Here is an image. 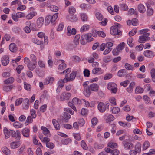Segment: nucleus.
I'll return each instance as SVG.
<instances>
[{
  "label": "nucleus",
  "instance_id": "4",
  "mask_svg": "<svg viewBox=\"0 0 155 155\" xmlns=\"http://www.w3.org/2000/svg\"><path fill=\"white\" fill-rule=\"evenodd\" d=\"M150 35V33H147L143 34L142 35L139 37L138 42L140 43H145L147 40L150 39L148 36Z\"/></svg>",
  "mask_w": 155,
  "mask_h": 155
},
{
  "label": "nucleus",
  "instance_id": "33",
  "mask_svg": "<svg viewBox=\"0 0 155 155\" xmlns=\"http://www.w3.org/2000/svg\"><path fill=\"white\" fill-rule=\"evenodd\" d=\"M89 28V25L85 24L80 29V31L81 32H83L87 31Z\"/></svg>",
  "mask_w": 155,
  "mask_h": 155
},
{
  "label": "nucleus",
  "instance_id": "2",
  "mask_svg": "<svg viewBox=\"0 0 155 155\" xmlns=\"http://www.w3.org/2000/svg\"><path fill=\"white\" fill-rule=\"evenodd\" d=\"M3 131L5 136V138L6 139L9 138L10 135L12 137H15L16 136V133L15 131L10 129H8L6 127L4 128Z\"/></svg>",
  "mask_w": 155,
  "mask_h": 155
},
{
  "label": "nucleus",
  "instance_id": "8",
  "mask_svg": "<svg viewBox=\"0 0 155 155\" xmlns=\"http://www.w3.org/2000/svg\"><path fill=\"white\" fill-rule=\"evenodd\" d=\"M122 144L125 150L131 149L133 147V145L131 143L124 141L122 142Z\"/></svg>",
  "mask_w": 155,
  "mask_h": 155
},
{
  "label": "nucleus",
  "instance_id": "37",
  "mask_svg": "<svg viewBox=\"0 0 155 155\" xmlns=\"http://www.w3.org/2000/svg\"><path fill=\"white\" fill-rule=\"evenodd\" d=\"M2 151L4 153L7 155H8L10 154V151L7 147H4L2 148Z\"/></svg>",
  "mask_w": 155,
  "mask_h": 155
},
{
  "label": "nucleus",
  "instance_id": "44",
  "mask_svg": "<svg viewBox=\"0 0 155 155\" xmlns=\"http://www.w3.org/2000/svg\"><path fill=\"white\" fill-rule=\"evenodd\" d=\"M84 35L85 36H86V37L88 42H90L93 40V38L92 37L91 34L90 33H87Z\"/></svg>",
  "mask_w": 155,
  "mask_h": 155
},
{
  "label": "nucleus",
  "instance_id": "51",
  "mask_svg": "<svg viewBox=\"0 0 155 155\" xmlns=\"http://www.w3.org/2000/svg\"><path fill=\"white\" fill-rule=\"evenodd\" d=\"M103 61L105 63H108L111 61V56H107L104 57L103 58Z\"/></svg>",
  "mask_w": 155,
  "mask_h": 155
},
{
  "label": "nucleus",
  "instance_id": "31",
  "mask_svg": "<svg viewBox=\"0 0 155 155\" xmlns=\"http://www.w3.org/2000/svg\"><path fill=\"white\" fill-rule=\"evenodd\" d=\"M13 125L16 128H21L23 126V124L18 121L14 122L13 124Z\"/></svg>",
  "mask_w": 155,
  "mask_h": 155
},
{
  "label": "nucleus",
  "instance_id": "10",
  "mask_svg": "<svg viewBox=\"0 0 155 155\" xmlns=\"http://www.w3.org/2000/svg\"><path fill=\"white\" fill-rule=\"evenodd\" d=\"M9 62V57L7 56H4L1 58L2 64L4 66H6Z\"/></svg>",
  "mask_w": 155,
  "mask_h": 155
},
{
  "label": "nucleus",
  "instance_id": "26",
  "mask_svg": "<svg viewBox=\"0 0 155 155\" xmlns=\"http://www.w3.org/2000/svg\"><path fill=\"white\" fill-rule=\"evenodd\" d=\"M92 73L93 74H102L103 72L101 71V69L100 68H95L93 69Z\"/></svg>",
  "mask_w": 155,
  "mask_h": 155
},
{
  "label": "nucleus",
  "instance_id": "39",
  "mask_svg": "<svg viewBox=\"0 0 155 155\" xmlns=\"http://www.w3.org/2000/svg\"><path fill=\"white\" fill-rule=\"evenodd\" d=\"M81 19L83 22L86 21H87L88 17L86 14L81 13L80 14Z\"/></svg>",
  "mask_w": 155,
  "mask_h": 155
},
{
  "label": "nucleus",
  "instance_id": "16",
  "mask_svg": "<svg viewBox=\"0 0 155 155\" xmlns=\"http://www.w3.org/2000/svg\"><path fill=\"white\" fill-rule=\"evenodd\" d=\"M37 13L35 11L31 12L25 16V18L28 20L31 19L35 16L36 15Z\"/></svg>",
  "mask_w": 155,
  "mask_h": 155
},
{
  "label": "nucleus",
  "instance_id": "54",
  "mask_svg": "<svg viewBox=\"0 0 155 155\" xmlns=\"http://www.w3.org/2000/svg\"><path fill=\"white\" fill-rule=\"evenodd\" d=\"M97 119L96 117L93 118L91 120V123L92 124V127L94 128V126L96 125L97 122Z\"/></svg>",
  "mask_w": 155,
  "mask_h": 155
},
{
  "label": "nucleus",
  "instance_id": "40",
  "mask_svg": "<svg viewBox=\"0 0 155 155\" xmlns=\"http://www.w3.org/2000/svg\"><path fill=\"white\" fill-rule=\"evenodd\" d=\"M150 146V143L148 141H147L144 142L142 147V150L144 151L147 149Z\"/></svg>",
  "mask_w": 155,
  "mask_h": 155
},
{
  "label": "nucleus",
  "instance_id": "61",
  "mask_svg": "<svg viewBox=\"0 0 155 155\" xmlns=\"http://www.w3.org/2000/svg\"><path fill=\"white\" fill-rule=\"evenodd\" d=\"M114 119V117L112 115H109L106 119V121L107 122H111L113 121Z\"/></svg>",
  "mask_w": 155,
  "mask_h": 155
},
{
  "label": "nucleus",
  "instance_id": "59",
  "mask_svg": "<svg viewBox=\"0 0 155 155\" xmlns=\"http://www.w3.org/2000/svg\"><path fill=\"white\" fill-rule=\"evenodd\" d=\"M94 147L96 149H99L102 148L104 147V146L102 144L95 143L94 145Z\"/></svg>",
  "mask_w": 155,
  "mask_h": 155
},
{
  "label": "nucleus",
  "instance_id": "15",
  "mask_svg": "<svg viewBox=\"0 0 155 155\" xmlns=\"http://www.w3.org/2000/svg\"><path fill=\"white\" fill-rule=\"evenodd\" d=\"M21 145L18 141H13L10 144V147L11 149H15L18 148Z\"/></svg>",
  "mask_w": 155,
  "mask_h": 155
},
{
  "label": "nucleus",
  "instance_id": "46",
  "mask_svg": "<svg viewBox=\"0 0 155 155\" xmlns=\"http://www.w3.org/2000/svg\"><path fill=\"white\" fill-rule=\"evenodd\" d=\"M143 89L140 87H137L135 90V92L136 94H140L143 93Z\"/></svg>",
  "mask_w": 155,
  "mask_h": 155
},
{
  "label": "nucleus",
  "instance_id": "49",
  "mask_svg": "<svg viewBox=\"0 0 155 155\" xmlns=\"http://www.w3.org/2000/svg\"><path fill=\"white\" fill-rule=\"evenodd\" d=\"M111 109L113 114H117L120 111V108L117 107H114L112 108H111Z\"/></svg>",
  "mask_w": 155,
  "mask_h": 155
},
{
  "label": "nucleus",
  "instance_id": "62",
  "mask_svg": "<svg viewBox=\"0 0 155 155\" xmlns=\"http://www.w3.org/2000/svg\"><path fill=\"white\" fill-rule=\"evenodd\" d=\"M125 67L126 69L128 70H133L134 69V67L132 65L127 63L125 64Z\"/></svg>",
  "mask_w": 155,
  "mask_h": 155
},
{
  "label": "nucleus",
  "instance_id": "41",
  "mask_svg": "<svg viewBox=\"0 0 155 155\" xmlns=\"http://www.w3.org/2000/svg\"><path fill=\"white\" fill-rule=\"evenodd\" d=\"M71 140L70 139H64L62 140L61 142L63 144L67 145L70 143Z\"/></svg>",
  "mask_w": 155,
  "mask_h": 155
},
{
  "label": "nucleus",
  "instance_id": "13",
  "mask_svg": "<svg viewBox=\"0 0 155 155\" xmlns=\"http://www.w3.org/2000/svg\"><path fill=\"white\" fill-rule=\"evenodd\" d=\"M41 129L42 130L43 134L48 137H50L51 136L49 130L47 128L44 126H42L41 127Z\"/></svg>",
  "mask_w": 155,
  "mask_h": 155
},
{
  "label": "nucleus",
  "instance_id": "50",
  "mask_svg": "<svg viewBox=\"0 0 155 155\" xmlns=\"http://www.w3.org/2000/svg\"><path fill=\"white\" fill-rule=\"evenodd\" d=\"M112 105H116L117 104L116 100L115 98L111 97L110 98L109 100Z\"/></svg>",
  "mask_w": 155,
  "mask_h": 155
},
{
  "label": "nucleus",
  "instance_id": "24",
  "mask_svg": "<svg viewBox=\"0 0 155 155\" xmlns=\"http://www.w3.org/2000/svg\"><path fill=\"white\" fill-rule=\"evenodd\" d=\"M60 61L61 62L58 66V69L60 71H62L66 68V64L64 63V60H61Z\"/></svg>",
  "mask_w": 155,
  "mask_h": 155
},
{
  "label": "nucleus",
  "instance_id": "1",
  "mask_svg": "<svg viewBox=\"0 0 155 155\" xmlns=\"http://www.w3.org/2000/svg\"><path fill=\"white\" fill-rule=\"evenodd\" d=\"M58 14V13H57L52 16L50 15L47 16L45 20V25H47L50 23H52L54 22L57 19Z\"/></svg>",
  "mask_w": 155,
  "mask_h": 155
},
{
  "label": "nucleus",
  "instance_id": "53",
  "mask_svg": "<svg viewBox=\"0 0 155 155\" xmlns=\"http://www.w3.org/2000/svg\"><path fill=\"white\" fill-rule=\"evenodd\" d=\"M95 16L96 18L99 20L101 21L102 19H103L102 15L99 12H96L95 14Z\"/></svg>",
  "mask_w": 155,
  "mask_h": 155
},
{
  "label": "nucleus",
  "instance_id": "17",
  "mask_svg": "<svg viewBox=\"0 0 155 155\" xmlns=\"http://www.w3.org/2000/svg\"><path fill=\"white\" fill-rule=\"evenodd\" d=\"M71 118V116L66 111L64 112L63 116V120L65 122H68V120Z\"/></svg>",
  "mask_w": 155,
  "mask_h": 155
},
{
  "label": "nucleus",
  "instance_id": "14",
  "mask_svg": "<svg viewBox=\"0 0 155 155\" xmlns=\"http://www.w3.org/2000/svg\"><path fill=\"white\" fill-rule=\"evenodd\" d=\"M137 8L138 11L141 13H144L146 11L145 7L142 4H139L137 6Z\"/></svg>",
  "mask_w": 155,
  "mask_h": 155
},
{
  "label": "nucleus",
  "instance_id": "55",
  "mask_svg": "<svg viewBox=\"0 0 155 155\" xmlns=\"http://www.w3.org/2000/svg\"><path fill=\"white\" fill-rule=\"evenodd\" d=\"M134 85V84L133 83H130L129 87L127 89V91L130 93H131L133 91V87Z\"/></svg>",
  "mask_w": 155,
  "mask_h": 155
},
{
  "label": "nucleus",
  "instance_id": "38",
  "mask_svg": "<svg viewBox=\"0 0 155 155\" xmlns=\"http://www.w3.org/2000/svg\"><path fill=\"white\" fill-rule=\"evenodd\" d=\"M126 74V71L125 69L119 70L118 72V75L119 77H122L124 76Z\"/></svg>",
  "mask_w": 155,
  "mask_h": 155
},
{
  "label": "nucleus",
  "instance_id": "6",
  "mask_svg": "<svg viewBox=\"0 0 155 155\" xmlns=\"http://www.w3.org/2000/svg\"><path fill=\"white\" fill-rule=\"evenodd\" d=\"M117 85L114 83H109L107 85V88L111 91V92L116 93L117 92Z\"/></svg>",
  "mask_w": 155,
  "mask_h": 155
},
{
  "label": "nucleus",
  "instance_id": "29",
  "mask_svg": "<svg viewBox=\"0 0 155 155\" xmlns=\"http://www.w3.org/2000/svg\"><path fill=\"white\" fill-rule=\"evenodd\" d=\"M29 130L27 128H24L22 130V134L25 137H29Z\"/></svg>",
  "mask_w": 155,
  "mask_h": 155
},
{
  "label": "nucleus",
  "instance_id": "12",
  "mask_svg": "<svg viewBox=\"0 0 155 155\" xmlns=\"http://www.w3.org/2000/svg\"><path fill=\"white\" fill-rule=\"evenodd\" d=\"M92 55V57H90L88 60V61L89 63H92L94 61V59H97L99 58L98 55L96 52L93 53Z\"/></svg>",
  "mask_w": 155,
  "mask_h": 155
},
{
  "label": "nucleus",
  "instance_id": "60",
  "mask_svg": "<svg viewBox=\"0 0 155 155\" xmlns=\"http://www.w3.org/2000/svg\"><path fill=\"white\" fill-rule=\"evenodd\" d=\"M125 43L124 42H122L118 46L117 48L118 50L120 51L123 49L124 47V46Z\"/></svg>",
  "mask_w": 155,
  "mask_h": 155
},
{
  "label": "nucleus",
  "instance_id": "7",
  "mask_svg": "<svg viewBox=\"0 0 155 155\" xmlns=\"http://www.w3.org/2000/svg\"><path fill=\"white\" fill-rule=\"evenodd\" d=\"M71 96L70 93L64 92L61 94L60 99L61 101L67 100L70 98Z\"/></svg>",
  "mask_w": 155,
  "mask_h": 155
},
{
  "label": "nucleus",
  "instance_id": "23",
  "mask_svg": "<svg viewBox=\"0 0 155 155\" xmlns=\"http://www.w3.org/2000/svg\"><path fill=\"white\" fill-rule=\"evenodd\" d=\"M68 80V79H67L65 77L64 79L61 80L59 81L58 83L59 84L58 86H59V87H61V89H62L64 86L65 83H66L69 81V80Z\"/></svg>",
  "mask_w": 155,
  "mask_h": 155
},
{
  "label": "nucleus",
  "instance_id": "64",
  "mask_svg": "<svg viewBox=\"0 0 155 155\" xmlns=\"http://www.w3.org/2000/svg\"><path fill=\"white\" fill-rule=\"evenodd\" d=\"M119 153V151L117 149L112 150L110 152V153L112 155H118Z\"/></svg>",
  "mask_w": 155,
  "mask_h": 155
},
{
  "label": "nucleus",
  "instance_id": "36",
  "mask_svg": "<svg viewBox=\"0 0 155 155\" xmlns=\"http://www.w3.org/2000/svg\"><path fill=\"white\" fill-rule=\"evenodd\" d=\"M107 145L108 147L112 149L117 148V144L116 143L112 142L108 143Z\"/></svg>",
  "mask_w": 155,
  "mask_h": 155
},
{
  "label": "nucleus",
  "instance_id": "18",
  "mask_svg": "<svg viewBox=\"0 0 155 155\" xmlns=\"http://www.w3.org/2000/svg\"><path fill=\"white\" fill-rule=\"evenodd\" d=\"M44 19L43 17L39 18L37 21V24L38 28H41L42 26L44 23Z\"/></svg>",
  "mask_w": 155,
  "mask_h": 155
},
{
  "label": "nucleus",
  "instance_id": "42",
  "mask_svg": "<svg viewBox=\"0 0 155 155\" xmlns=\"http://www.w3.org/2000/svg\"><path fill=\"white\" fill-rule=\"evenodd\" d=\"M72 102L75 105H77L78 104H80L81 103V102L78 98L75 97L73 99Z\"/></svg>",
  "mask_w": 155,
  "mask_h": 155
},
{
  "label": "nucleus",
  "instance_id": "5",
  "mask_svg": "<svg viewBox=\"0 0 155 155\" xmlns=\"http://www.w3.org/2000/svg\"><path fill=\"white\" fill-rule=\"evenodd\" d=\"M110 33L112 35H120L121 34V32L115 26H112L111 27Z\"/></svg>",
  "mask_w": 155,
  "mask_h": 155
},
{
  "label": "nucleus",
  "instance_id": "48",
  "mask_svg": "<svg viewBox=\"0 0 155 155\" xmlns=\"http://www.w3.org/2000/svg\"><path fill=\"white\" fill-rule=\"evenodd\" d=\"M150 73L153 81L155 82V69H152L151 70Z\"/></svg>",
  "mask_w": 155,
  "mask_h": 155
},
{
  "label": "nucleus",
  "instance_id": "52",
  "mask_svg": "<svg viewBox=\"0 0 155 155\" xmlns=\"http://www.w3.org/2000/svg\"><path fill=\"white\" fill-rule=\"evenodd\" d=\"M68 12L70 14L72 15L75 12L76 9L74 8L70 7L69 9Z\"/></svg>",
  "mask_w": 155,
  "mask_h": 155
},
{
  "label": "nucleus",
  "instance_id": "32",
  "mask_svg": "<svg viewBox=\"0 0 155 155\" xmlns=\"http://www.w3.org/2000/svg\"><path fill=\"white\" fill-rule=\"evenodd\" d=\"M135 151L138 153H140L141 151V145L138 143L135 145Z\"/></svg>",
  "mask_w": 155,
  "mask_h": 155
},
{
  "label": "nucleus",
  "instance_id": "43",
  "mask_svg": "<svg viewBox=\"0 0 155 155\" xmlns=\"http://www.w3.org/2000/svg\"><path fill=\"white\" fill-rule=\"evenodd\" d=\"M80 37V35H77L75 37L74 40V43L76 45H78L79 44V39Z\"/></svg>",
  "mask_w": 155,
  "mask_h": 155
},
{
  "label": "nucleus",
  "instance_id": "28",
  "mask_svg": "<svg viewBox=\"0 0 155 155\" xmlns=\"http://www.w3.org/2000/svg\"><path fill=\"white\" fill-rule=\"evenodd\" d=\"M9 49L12 52H14L17 50L15 44L14 43L10 44L9 45Z\"/></svg>",
  "mask_w": 155,
  "mask_h": 155
},
{
  "label": "nucleus",
  "instance_id": "19",
  "mask_svg": "<svg viewBox=\"0 0 155 155\" xmlns=\"http://www.w3.org/2000/svg\"><path fill=\"white\" fill-rule=\"evenodd\" d=\"M36 62H31L28 65H27L28 69L31 71L33 70L36 68L37 65Z\"/></svg>",
  "mask_w": 155,
  "mask_h": 155
},
{
  "label": "nucleus",
  "instance_id": "21",
  "mask_svg": "<svg viewBox=\"0 0 155 155\" xmlns=\"http://www.w3.org/2000/svg\"><path fill=\"white\" fill-rule=\"evenodd\" d=\"M29 101L28 98H25L24 99V102L23 104V107L25 109H27L29 107Z\"/></svg>",
  "mask_w": 155,
  "mask_h": 155
},
{
  "label": "nucleus",
  "instance_id": "47",
  "mask_svg": "<svg viewBox=\"0 0 155 155\" xmlns=\"http://www.w3.org/2000/svg\"><path fill=\"white\" fill-rule=\"evenodd\" d=\"M133 39L131 37H130L127 39V44L130 47H132L134 46V43L133 42Z\"/></svg>",
  "mask_w": 155,
  "mask_h": 155
},
{
  "label": "nucleus",
  "instance_id": "27",
  "mask_svg": "<svg viewBox=\"0 0 155 155\" xmlns=\"http://www.w3.org/2000/svg\"><path fill=\"white\" fill-rule=\"evenodd\" d=\"M89 88L92 91H96L98 90V86L95 84H93L90 85Z\"/></svg>",
  "mask_w": 155,
  "mask_h": 155
},
{
  "label": "nucleus",
  "instance_id": "9",
  "mask_svg": "<svg viewBox=\"0 0 155 155\" xmlns=\"http://www.w3.org/2000/svg\"><path fill=\"white\" fill-rule=\"evenodd\" d=\"M143 55L145 56L148 58H153L155 56L154 53L149 50L145 51L143 52Z\"/></svg>",
  "mask_w": 155,
  "mask_h": 155
},
{
  "label": "nucleus",
  "instance_id": "57",
  "mask_svg": "<svg viewBox=\"0 0 155 155\" xmlns=\"http://www.w3.org/2000/svg\"><path fill=\"white\" fill-rule=\"evenodd\" d=\"M21 3L18 4L19 6L17 8V10H18L20 11H23L26 8V7L25 5H21Z\"/></svg>",
  "mask_w": 155,
  "mask_h": 155
},
{
  "label": "nucleus",
  "instance_id": "58",
  "mask_svg": "<svg viewBox=\"0 0 155 155\" xmlns=\"http://www.w3.org/2000/svg\"><path fill=\"white\" fill-rule=\"evenodd\" d=\"M23 99L20 98L17 99L15 102V105L16 106H18L20 105L22 102Z\"/></svg>",
  "mask_w": 155,
  "mask_h": 155
},
{
  "label": "nucleus",
  "instance_id": "30",
  "mask_svg": "<svg viewBox=\"0 0 155 155\" xmlns=\"http://www.w3.org/2000/svg\"><path fill=\"white\" fill-rule=\"evenodd\" d=\"M86 36L83 35L81 36V43L83 45H85L87 42H88L86 38Z\"/></svg>",
  "mask_w": 155,
  "mask_h": 155
},
{
  "label": "nucleus",
  "instance_id": "45",
  "mask_svg": "<svg viewBox=\"0 0 155 155\" xmlns=\"http://www.w3.org/2000/svg\"><path fill=\"white\" fill-rule=\"evenodd\" d=\"M143 99L144 101L145 104H151V102L149 98L146 95H144L143 96Z\"/></svg>",
  "mask_w": 155,
  "mask_h": 155
},
{
  "label": "nucleus",
  "instance_id": "3",
  "mask_svg": "<svg viewBox=\"0 0 155 155\" xmlns=\"http://www.w3.org/2000/svg\"><path fill=\"white\" fill-rule=\"evenodd\" d=\"M109 105L110 104L108 102H106L105 104L103 102H100L97 106V108L100 112L103 113L108 109Z\"/></svg>",
  "mask_w": 155,
  "mask_h": 155
},
{
  "label": "nucleus",
  "instance_id": "25",
  "mask_svg": "<svg viewBox=\"0 0 155 155\" xmlns=\"http://www.w3.org/2000/svg\"><path fill=\"white\" fill-rule=\"evenodd\" d=\"M76 76V73L75 72L73 71L70 74V78L68 77L67 75L65 76V77L67 79H69V81H70L72 80H74Z\"/></svg>",
  "mask_w": 155,
  "mask_h": 155
},
{
  "label": "nucleus",
  "instance_id": "11",
  "mask_svg": "<svg viewBox=\"0 0 155 155\" xmlns=\"http://www.w3.org/2000/svg\"><path fill=\"white\" fill-rule=\"evenodd\" d=\"M54 80V78L53 77H48L45 78L44 81V83L45 85H47L48 84H51Z\"/></svg>",
  "mask_w": 155,
  "mask_h": 155
},
{
  "label": "nucleus",
  "instance_id": "63",
  "mask_svg": "<svg viewBox=\"0 0 155 155\" xmlns=\"http://www.w3.org/2000/svg\"><path fill=\"white\" fill-rule=\"evenodd\" d=\"M12 88V87L11 86H6L3 87V90L6 92L10 91Z\"/></svg>",
  "mask_w": 155,
  "mask_h": 155
},
{
  "label": "nucleus",
  "instance_id": "22",
  "mask_svg": "<svg viewBox=\"0 0 155 155\" xmlns=\"http://www.w3.org/2000/svg\"><path fill=\"white\" fill-rule=\"evenodd\" d=\"M146 5L147 8V14L148 16H150L152 15L153 13V10L150 8V6L148 4H146Z\"/></svg>",
  "mask_w": 155,
  "mask_h": 155
},
{
  "label": "nucleus",
  "instance_id": "56",
  "mask_svg": "<svg viewBox=\"0 0 155 155\" xmlns=\"http://www.w3.org/2000/svg\"><path fill=\"white\" fill-rule=\"evenodd\" d=\"M81 146L84 150H87L88 149L87 146L84 141L82 140L81 141Z\"/></svg>",
  "mask_w": 155,
  "mask_h": 155
},
{
  "label": "nucleus",
  "instance_id": "20",
  "mask_svg": "<svg viewBox=\"0 0 155 155\" xmlns=\"http://www.w3.org/2000/svg\"><path fill=\"white\" fill-rule=\"evenodd\" d=\"M52 123L55 129L57 130H59L60 128V126L59 123L55 119H53Z\"/></svg>",
  "mask_w": 155,
  "mask_h": 155
},
{
  "label": "nucleus",
  "instance_id": "34",
  "mask_svg": "<svg viewBox=\"0 0 155 155\" xmlns=\"http://www.w3.org/2000/svg\"><path fill=\"white\" fill-rule=\"evenodd\" d=\"M84 94L87 97H89L90 96L91 92L89 87L84 89Z\"/></svg>",
  "mask_w": 155,
  "mask_h": 155
},
{
  "label": "nucleus",
  "instance_id": "35",
  "mask_svg": "<svg viewBox=\"0 0 155 155\" xmlns=\"http://www.w3.org/2000/svg\"><path fill=\"white\" fill-rule=\"evenodd\" d=\"M14 81V78L11 77L5 80L4 81V82L5 84H8L12 83Z\"/></svg>",
  "mask_w": 155,
  "mask_h": 155
}]
</instances>
